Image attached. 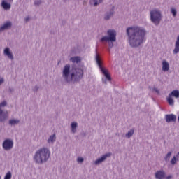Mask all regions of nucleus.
Wrapping results in <instances>:
<instances>
[{"mask_svg": "<svg viewBox=\"0 0 179 179\" xmlns=\"http://www.w3.org/2000/svg\"><path fill=\"white\" fill-rule=\"evenodd\" d=\"M5 83V79L3 78H0V86Z\"/></svg>", "mask_w": 179, "mask_h": 179, "instance_id": "nucleus-31", "label": "nucleus"}, {"mask_svg": "<svg viewBox=\"0 0 179 179\" xmlns=\"http://www.w3.org/2000/svg\"><path fill=\"white\" fill-rule=\"evenodd\" d=\"M170 69V64L166 60L162 62V71L164 72H167Z\"/></svg>", "mask_w": 179, "mask_h": 179, "instance_id": "nucleus-17", "label": "nucleus"}, {"mask_svg": "<svg viewBox=\"0 0 179 179\" xmlns=\"http://www.w3.org/2000/svg\"><path fill=\"white\" fill-rule=\"evenodd\" d=\"M146 29L138 25L127 27L126 34L128 37V43L131 48H138L146 41Z\"/></svg>", "mask_w": 179, "mask_h": 179, "instance_id": "nucleus-2", "label": "nucleus"}, {"mask_svg": "<svg viewBox=\"0 0 179 179\" xmlns=\"http://www.w3.org/2000/svg\"><path fill=\"white\" fill-rule=\"evenodd\" d=\"M178 122H179V115H178Z\"/></svg>", "mask_w": 179, "mask_h": 179, "instance_id": "nucleus-38", "label": "nucleus"}, {"mask_svg": "<svg viewBox=\"0 0 179 179\" xmlns=\"http://www.w3.org/2000/svg\"><path fill=\"white\" fill-rule=\"evenodd\" d=\"M55 141H57V136L53 134L49 136L47 142L49 145H54V142H55Z\"/></svg>", "mask_w": 179, "mask_h": 179, "instance_id": "nucleus-20", "label": "nucleus"}, {"mask_svg": "<svg viewBox=\"0 0 179 179\" xmlns=\"http://www.w3.org/2000/svg\"><path fill=\"white\" fill-rule=\"evenodd\" d=\"M177 162H179L178 158L176 155H174L171 158L170 163H171V164H172V166H174V164H176L177 163Z\"/></svg>", "mask_w": 179, "mask_h": 179, "instance_id": "nucleus-25", "label": "nucleus"}, {"mask_svg": "<svg viewBox=\"0 0 179 179\" xmlns=\"http://www.w3.org/2000/svg\"><path fill=\"white\" fill-rule=\"evenodd\" d=\"M114 15V10H110L107 11L106 13L104 15V20H110L111 17H113Z\"/></svg>", "mask_w": 179, "mask_h": 179, "instance_id": "nucleus-16", "label": "nucleus"}, {"mask_svg": "<svg viewBox=\"0 0 179 179\" xmlns=\"http://www.w3.org/2000/svg\"><path fill=\"white\" fill-rule=\"evenodd\" d=\"M51 157V150L46 147H42L38 149L34 156L33 161L36 164H44L47 163Z\"/></svg>", "mask_w": 179, "mask_h": 179, "instance_id": "nucleus-3", "label": "nucleus"}, {"mask_svg": "<svg viewBox=\"0 0 179 179\" xmlns=\"http://www.w3.org/2000/svg\"><path fill=\"white\" fill-rule=\"evenodd\" d=\"M165 177H166V172L163 169L157 171L155 173V178H157V179H163Z\"/></svg>", "mask_w": 179, "mask_h": 179, "instance_id": "nucleus-13", "label": "nucleus"}, {"mask_svg": "<svg viewBox=\"0 0 179 179\" xmlns=\"http://www.w3.org/2000/svg\"><path fill=\"white\" fill-rule=\"evenodd\" d=\"M101 3H103V0H90V5L94 8L99 6Z\"/></svg>", "mask_w": 179, "mask_h": 179, "instance_id": "nucleus-15", "label": "nucleus"}, {"mask_svg": "<svg viewBox=\"0 0 179 179\" xmlns=\"http://www.w3.org/2000/svg\"><path fill=\"white\" fill-rule=\"evenodd\" d=\"M169 97H175V99H179V91L178 90H174L169 94Z\"/></svg>", "mask_w": 179, "mask_h": 179, "instance_id": "nucleus-22", "label": "nucleus"}, {"mask_svg": "<svg viewBox=\"0 0 179 179\" xmlns=\"http://www.w3.org/2000/svg\"><path fill=\"white\" fill-rule=\"evenodd\" d=\"M10 1H13V0H10Z\"/></svg>", "mask_w": 179, "mask_h": 179, "instance_id": "nucleus-41", "label": "nucleus"}, {"mask_svg": "<svg viewBox=\"0 0 179 179\" xmlns=\"http://www.w3.org/2000/svg\"><path fill=\"white\" fill-rule=\"evenodd\" d=\"M1 6L3 9H5V10H9V9L11 8L10 3H7L5 0L2 1Z\"/></svg>", "mask_w": 179, "mask_h": 179, "instance_id": "nucleus-21", "label": "nucleus"}, {"mask_svg": "<svg viewBox=\"0 0 179 179\" xmlns=\"http://www.w3.org/2000/svg\"><path fill=\"white\" fill-rule=\"evenodd\" d=\"M179 52V36H177L176 41L175 42V48L173 50V55L178 54Z\"/></svg>", "mask_w": 179, "mask_h": 179, "instance_id": "nucleus-14", "label": "nucleus"}, {"mask_svg": "<svg viewBox=\"0 0 179 179\" xmlns=\"http://www.w3.org/2000/svg\"><path fill=\"white\" fill-rule=\"evenodd\" d=\"M70 61L73 62V66L71 69V64H66L62 70V78L66 83H76L80 81L83 78V69L80 66H78L76 64H79L82 59L79 56H75L70 58Z\"/></svg>", "mask_w": 179, "mask_h": 179, "instance_id": "nucleus-1", "label": "nucleus"}, {"mask_svg": "<svg viewBox=\"0 0 179 179\" xmlns=\"http://www.w3.org/2000/svg\"><path fill=\"white\" fill-rule=\"evenodd\" d=\"M111 157V152H108L103 155H102L101 157L98 158L94 162V165L95 166H99V164H101V163L106 162L108 157Z\"/></svg>", "mask_w": 179, "mask_h": 179, "instance_id": "nucleus-9", "label": "nucleus"}, {"mask_svg": "<svg viewBox=\"0 0 179 179\" xmlns=\"http://www.w3.org/2000/svg\"><path fill=\"white\" fill-rule=\"evenodd\" d=\"M12 27V22L10 21L6 22L3 25L0 26V33H3L5 30H9Z\"/></svg>", "mask_w": 179, "mask_h": 179, "instance_id": "nucleus-11", "label": "nucleus"}, {"mask_svg": "<svg viewBox=\"0 0 179 179\" xmlns=\"http://www.w3.org/2000/svg\"><path fill=\"white\" fill-rule=\"evenodd\" d=\"M34 4L35 6H40L41 5V0H35Z\"/></svg>", "mask_w": 179, "mask_h": 179, "instance_id": "nucleus-28", "label": "nucleus"}, {"mask_svg": "<svg viewBox=\"0 0 179 179\" xmlns=\"http://www.w3.org/2000/svg\"><path fill=\"white\" fill-rule=\"evenodd\" d=\"M3 55L8 58V59H10V61H13L15 59V57H13V53L12 51H10V48H6L3 50Z\"/></svg>", "mask_w": 179, "mask_h": 179, "instance_id": "nucleus-10", "label": "nucleus"}, {"mask_svg": "<svg viewBox=\"0 0 179 179\" xmlns=\"http://www.w3.org/2000/svg\"><path fill=\"white\" fill-rule=\"evenodd\" d=\"M122 136H124V135H122Z\"/></svg>", "mask_w": 179, "mask_h": 179, "instance_id": "nucleus-39", "label": "nucleus"}, {"mask_svg": "<svg viewBox=\"0 0 179 179\" xmlns=\"http://www.w3.org/2000/svg\"><path fill=\"white\" fill-rule=\"evenodd\" d=\"M8 106V101H3L0 103V122H5L9 118V112L8 110H3Z\"/></svg>", "mask_w": 179, "mask_h": 179, "instance_id": "nucleus-6", "label": "nucleus"}, {"mask_svg": "<svg viewBox=\"0 0 179 179\" xmlns=\"http://www.w3.org/2000/svg\"><path fill=\"white\" fill-rule=\"evenodd\" d=\"M171 154H172V152H168L166 155H165V157H164V160H165V162H169V160H170V158L171 157Z\"/></svg>", "mask_w": 179, "mask_h": 179, "instance_id": "nucleus-26", "label": "nucleus"}, {"mask_svg": "<svg viewBox=\"0 0 179 179\" xmlns=\"http://www.w3.org/2000/svg\"><path fill=\"white\" fill-rule=\"evenodd\" d=\"M10 178H12V173H10V171H8L5 176L4 179H10Z\"/></svg>", "mask_w": 179, "mask_h": 179, "instance_id": "nucleus-27", "label": "nucleus"}, {"mask_svg": "<svg viewBox=\"0 0 179 179\" xmlns=\"http://www.w3.org/2000/svg\"><path fill=\"white\" fill-rule=\"evenodd\" d=\"M95 59L96 62V64L98 65V66H99V69L101 70V71L102 72V73H103L104 76H106V79L109 81L111 80V76H110V74H108V72L107 71V70L104 68H103V66H101V62L100 61V57L99 56V55H96L95 57Z\"/></svg>", "mask_w": 179, "mask_h": 179, "instance_id": "nucleus-7", "label": "nucleus"}, {"mask_svg": "<svg viewBox=\"0 0 179 179\" xmlns=\"http://www.w3.org/2000/svg\"><path fill=\"white\" fill-rule=\"evenodd\" d=\"M85 159H83V157H79L77 158V162L78 163H83Z\"/></svg>", "mask_w": 179, "mask_h": 179, "instance_id": "nucleus-30", "label": "nucleus"}, {"mask_svg": "<svg viewBox=\"0 0 179 179\" xmlns=\"http://www.w3.org/2000/svg\"><path fill=\"white\" fill-rule=\"evenodd\" d=\"M171 13H172L173 16L174 17H176V16H177V10H176V8H172Z\"/></svg>", "mask_w": 179, "mask_h": 179, "instance_id": "nucleus-29", "label": "nucleus"}, {"mask_svg": "<svg viewBox=\"0 0 179 179\" xmlns=\"http://www.w3.org/2000/svg\"><path fill=\"white\" fill-rule=\"evenodd\" d=\"M134 134H135V129L132 128L125 134L124 137L129 139V138H132V136H134Z\"/></svg>", "mask_w": 179, "mask_h": 179, "instance_id": "nucleus-23", "label": "nucleus"}, {"mask_svg": "<svg viewBox=\"0 0 179 179\" xmlns=\"http://www.w3.org/2000/svg\"><path fill=\"white\" fill-rule=\"evenodd\" d=\"M8 124L11 127H15V125H19V124H20V120L19 119H15V118L10 119L8 121Z\"/></svg>", "mask_w": 179, "mask_h": 179, "instance_id": "nucleus-18", "label": "nucleus"}, {"mask_svg": "<svg viewBox=\"0 0 179 179\" xmlns=\"http://www.w3.org/2000/svg\"><path fill=\"white\" fill-rule=\"evenodd\" d=\"M2 148L4 150H12L13 149V140L10 138H6L2 143Z\"/></svg>", "mask_w": 179, "mask_h": 179, "instance_id": "nucleus-8", "label": "nucleus"}, {"mask_svg": "<svg viewBox=\"0 0 179 179\" xmlns=\"http://www.w3.org/2000/svg\"><path fill=\"white\" fill-rule=\"evenodd\" d=\"M166 101L168 102L169 106H171L172 107L174 106V99H173V97L169 95V96L166 98Z\"/></svg>", "mask_w": 179, "mask_h": 179, "instance_id": "nucleus-24", "label": "nucleus"}, {"mask_svg": "<svg viewBox=\"0 0 179 179\" xmlns=\"http://www.w3.org/2000/svg\"><path fill=\"white\" fill-rule=\"evenodd\" d=\"M38 89H39L38 86L36 85V86L34 87L33 91L34 92H38Z\"/></svg>", "mask_w": 179, "mask_h": 179, "instance_id": "nucleus-32", "label": "nucleus"}, {"mask_svg": "<svg viewBox=\"0 0 179 179\" xmlns=\"http://www.w3.org/2000/svg\"><path fill=\"white\" fill-rule=\"evenodd\" d=\"M108 36H103L101 38V43H108L110 48L114 47V43L117 41V31L114 29H108L107 31Z\"/></svg>", "mask_w": 179, "mask_h": 179, "instance_id": "nucleus-4", "label": "nucleus"}, {"mask_svg": "<svg viewBox=\"0 0 179 179\" xmlns=\"http://www.w3.org/2000/svg\"><path fill=\"white\" fill-rule=\"evenodd\" d=\"M166 122H176L177 121V116L174 114H169L165 115Z\"/></svg>", "mask_w": 179, "mask_h": 179, "instance_id": "nucleus-12", "label": "nucleus"}, {"mask_svg": "<svg viewBox=\"0 0 179 179\" xmlns=\"http://www.w3.org/2000/svg\"><path fill=\"white\" fill-rule=\"evenodd\" d=\"M1 176H0V179H1Z\"/></svg>", "mask_w": 179, "mask_h": 179, "instance_id": "nucleus-40", "label": "nucleus"}, {"mask_svg": "<svg viewBox=\"0 0 179 179\" xmlns=\"http://www.w3.org/2000/svg\"><path fill=\"white\" fill-rule=\"evenodd\" d=\"M8 90H9L10 93H13V92H15V90L13 88H10V87L8 89Z\"/></svg>", "mask_w": 179, "mask_h": 179, "instance_id": "nucleus-34", "label": "nucleus"}, {"mask_svg": "<svg viewBox=\"0 0 179 179\" xmlns=\"http://www.w3.org/2000/svg\"><path fill=\"white\" fill-rule=\"evenodd\" d=\"M78 129V122H72L71 123V131L73 134H76Z\"/></svg>", "mask_w": 179, "mask_h": 179, "instance_id": "nucleus-19", "label": "nucleus"}, {"mask_svg": "<svg viewBox=\"0 0 179 179\" xmlns=\"http://www.w3.org/2000/svg\"><path fill=\"white\" fill-rule=\"evenodd\" d=\"M175 156H176V158L179 160V152Z\"/></svg>", "mask_w": 179, "mask_h": 179, "instance_id": "nucleus-36", "label": "nucleus"}, {"mask_svg": "<svg viewBox=\"0 0 179 179\" xmlns=\"http://www.w3.org/2000/svg\"><path fill=\"white\" fill-rule=\"evenodd\" d=\"M25 22H29L30 20V17H27L24 19Z\"/></svg>", "mask_w": 179, "mask_h": 179, "instance_id": "nucleus-35", "label": "nucleus"}, {"mask_svg": "<svg viewBox=\"0 0 179 179\" xmlns=\"http://www.w3.org/2000/svg\"><path fill=\"white\" fill-rule=\"evenodd\" d=\"M150 20L155 25L159 26L162 21V12L159 9H153L150 13Z\"/></svg>", "mask_w": 179, "mask_h": 179, "instance_id": "nucleus-5", "label": "nucleus"}, {"mask_svg": "<svg viewBox=\"0 0 179 179\" xmlns=\"http://www.w3.org/2000/svg\"><path fill=\"white\" fill-rule=\"evenodd\" d=\"M154 92L157 93V94H159V93H160V91L157 88H154Z\"/></svg>", "mask_w": 179, "mask_h": 179, "instance_id": "nucleus-33", "label": "nucleus"}, {"mask_svg": "<svg viewBox=\"0 0 179 179\" xmlns=\"http://www.w3.org/2000/svg\"><path fill=\"white\" fill-rule=\"evenodd\" d=\"M173 178V176L171 175H169L167 176L166 179Z\"/></svg>", "mask_w": 179, "mask_h": 179, "instance_id": "nucleus-37", "label": "nucleus"}]
</instances>
